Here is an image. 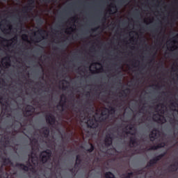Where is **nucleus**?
I'll list each match as a JSON object with an SVG mask.
<instances>
[{"mask_svg":"<svg viewBox=\"0 0 178 178\" xmlns=\"http://www.w3.org/2000/svg\"><path fill=\"white\" fill-rule=\"evenodd\" d=\"M160 123H165V122H166V120H163V121H159Z\"/></svg>","mask_w":178,"mask_h":178,"instance_id":"nucleus-8","label":"nucleus"},{"mask_svg":"<svg viewBox=\"0 0 178 178\" xmlns=\"http://www.w3.org/2000/svg\"><path fill=\"white\" fill-rule=\"evenodd\" d=\"M42 158V162L43 163H45L48 159H49V156H51V151L50 150H47L46 152H42L40 155Z\"/></svg>","mask_w":178,"mask_h":178,"instance_id":"nucleus-1","label":"nucleus"},{"mask_svg":"<svg viewBox=\"0 0 178 178\" xmlns=\"http://www.w3.org/2000/svg\"><path fill=\"white\" fill-rule=\"evenodd\" d=\"M106 178H114V177H115V175H113L112 174V172H106Z\"/></svg>","mask_w":178,"mask_h":178,"instance_id":"nucleus-5","label":"nucleus"},{"mask_svg":"<svg viewBox=\"0 0 178 178\" xmlns=\"http://www.w3.org/2000/svg\"><path fill=\"white\" fill-rule=\"evenodd\" d=\"M162 118H163V117L161 116V117H160V119H162Z\"/></svg>","mask_w":178,"mask_h":178,"instance_id":"nucleus-12","label":"nucleus"},{"mask_svg":"<svg viewBox=\"0 0 178 178\" xmlns=\"http://www.w3.org/2000/svg\"><path fill=\"white\" fill-rule=\"evenodd\" d=\"M47 120L49 122V123H52V122H51L49 118H47Z\"/></svg>","mask_w":178,"mask_h":178,"instance_id":"nucleus-9","label":"nucleus"},{"mask_svg":"<svg viewBox=\"0 0 178 178\" xmlns=\"http://www.w3.org/2000/svg\"><path fill=\"white\" fill-rule=\"evenodd\" d=\"M87 125L88 127L94 128L97 126V120H89L87 122Z\"/></svg>","mask_w":178,"mask_h":178,"instance_id":"nucleus-3","label":"nucleus"},{"mask_svg":"<svg viewBox=\"0 0 178 178\" xmlns=\"http://www.w3.org/2000/svg\"><path fill=\"white\" fill-rule=\"evenodd\" d=\"M106 144H108V145L112 144V138H109L108 139H106Z\"/></svg>","mask_w":178,"mask_h":178,"instance_id":"nucleus-6","label":"nucleus"},{"mask_svg":"<svg viewBox=\"0 0 178 178\" xmlns=\"http://www.w3.org/2000/svg\"><path fill=\"white\" fill-rule=\"evenodd\" d=\"M159 147H165V144L164 143H163L161 145H160V146H159Z\"/></svg>","mask_w":178,"mask_h":178,"instance_id":"nucleus-10","label":"nucleus"},{"mask_svg":"<svg viewBox=\"0 0 178 178\" xmlns=\"http://www.w3.org/2000/svg\"><path fill=\"white\" fill-rule=\"evenodd\" d=\"M156 137V131H153L152 133L150 134V138L152 140H154Z\"/></svg>","mask_w":178,"mask_h":178,"instance_id":"nucleus-4","label":"nucleus"},{"mask_svg":"<svg viewBox=\"0 0 178 178\" xmlns=\"http://www.w3.org/2000/svg\"><path fill=\"white\" fill-rule=\"evenodd\" d=\"M24 40L26 41V40H27V36H26V38H24Z\"/></svg>","mask_w":178,"mask_h":178,"instance_id":"nucleus-11","label":"nucleus"},{"mask_svg":"<svg viewBox=\"0 0 178 178\" xmlns=\"http://www.w3.org/2000/svg\"><path fill=\"white\" fill-rule=\"evenodd\" d=\"M99 67H102L101 64L98 63H92L90 66V72H92V73H98L101 72V70Z\"/></svg>","mask_w":178,"mask_h":178,"instance_id":"nucleus-2","label":"nucleus"},{"mask_svg":"<svg viewBox=\"0 0 178 178\" xmlns=\"http://www.w3.org/2000/svg\"><path fill=\"white\" fill-rule=\"evenodd\" d=\"M90 149H88V151H89V152H92V151H94V146H92V145H90Z\"/></svg>","mask_w":178,"mask_h":178,"instance_id":"nucleus-7","label":"nucleus"}]
</instances>
